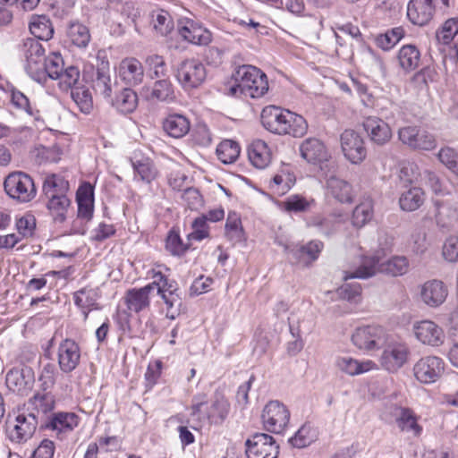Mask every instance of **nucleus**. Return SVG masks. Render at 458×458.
Here are the masks:
<instances>
[{"label": "nucleus", "instance_id": "1", "mask_svg": "<svg viewBox=\"0 0 458 458\" xmlns=\"http://www.w3.org/2000/svg\"><path fill=\"white\" fill-rule=\"evenodd\" d=\"M234 84L230 86L227 94L232 97H250L259 98L268 90L267 75L252 65H242L233 74Z\"/></svg>", "mask_w": 458, "mask_h": 458}, {"label": "nucleus", "instance_id": "2", "mask_svg": "<svg viewBox=\"0 0 458 458\" xmlns=\"http://www.w3.org/2000/svg\"><path fill=\"white\" fill-rule=\"evenodd\" d=\"M409 261L404 256H394L386 261H380L378 257H367L355 271H344V279H365L373 276L377 272L391 276H400L408 272Z\"/></svg>", "mask_w": 458, "mask_h": 458}, {"label": "nucleus", "instance_id": "3", "mask_svg": "<svg viewBox=\"0 0 458 458\" xmlns=\"http://www.w3.org/2000/svg\"><path fill=\"white\" fill-rule=\"evenodd\" d=\"M38 424V415L29 408L18 410L14 420L10 421L8 436L12 442L25 443L32 437Z\"/></svg>", "mask_w": 458, "mask_h": 458}, {"label": "nucleus", "instance_id": "4", "mask_svg": "<svg viewBox=\"0 0 458 458\" xmlns=\"http://www.w3.org/2000/svg\"><path fill=\"white\" fill-rule=\"evenodd\" d=\"M21 53L24 58V69L29 76L41 83L44 68L45 48L36 38H29L23 41Z\"/></svg>", "mask_w": 458, "mask_h": 458}, {"label": "nucleus", "instance_id": "5", "mask_svg": "<svg viewBox=\"0 0 458 458\" xmlns=\"http://www.w3.org/2000/svg\"><path fill=\"white\" fill-rule=\"evenodd\" d=\"M5 192L19 202H29L36 196L37 190L32 178L25 173L10 174L4 180Z\"/></svg>", "mask_w": 458, "mask_h": 458}, {"label": "nucleus", "instance_id": "6", "mask_svg": "<svg viewBox=\"0 0 458 458\" xmlns=\"http://www.w3.org/2000/svg\"><path fill=\"white\" fill-rule=\"evenodd\" d=\"M400 141L414 150L430 151L437 148L436 137L418 126H403L398 130Z\"/></svg>", "mask_w": 458, "mask_h": 458}, {"label": "nucleus", "instance_id": "7", "mask_svg": "<svg viewBox=\"0 0 458 458\" xmlns=\"http://www.w3.org/2000/svg\"><path fill=\"white\" fill-rule=\"evenodd\" d=\"M261 420L266 430L280 434L289 423L290 411L279 401H270L263 409Z\"/></svg>", "mask_w": 458, "mask_h": 458}, {"label": "nucleus", "instance_id": "8", "mask_svg": "<svg viewBox=\"0 0 458 458\" xmlns=\"http://www.w3.org/2000/svg\"><path fill=\"white\" fill-rule=\"evenodd\" d=\"M445 363L438 356L428 355L420 358L413 366L415 378L421 384L437 382L444 374Z\"/></svg>", "mask_w": 458, "mask_h": 458}, {"label": "nucleus", "instance_id": "9", "mask_svg": "<svg viewBox=\"0 0 458 458\" xmlns=\"http://www.w3.org/2000/svg\"><path fill=\"white\" fill-rule=\"evenodd\" d=\"M386 340V329L377 325L358 327L352 335V344L360 350L365 351L380 348Z\"/></svg>", "mask_w": 458, "mask_h": 458}, {"label": "nucleus", "instance_id": "10", "mask_svg": "<svg viewBox=\"0 0 458 458\" xmlns=\"http://www.w3.org/2000/svg\"><path fill=\"white\" fill-rule=\"evenodd\" d=\"M206 77L205 65L197 59L184 60L178 66L176 78L184 89L198 88Z\"/></svg>", "mask_w": 458, "mask_h": 458}, {"label": "nucleus", "instance_id": "11", "mask_svg": "<svg viewBox=\"0 0 458 458\" xmlns=\"http://www.w3.org/2000/svg\"><path fill=\"white\" fill-rule=\"evenodd\" d=\"M279 446L273 437L265 433H256L246 441L248 458H277Z\"/></svg>", "mask_w": 458, "mask_h": 458}, {"label": "nucleus", "instance_id": "12", "mask_svg": "<svg viewBox=\"0 0 458 458\" xmlns=\"http://www.w3.org/2000/svg\"><path fill=\"white\" fill-rule=\"evenodd\" d=\"M341 148L344 157L353 165L360 164L367 156L363 138L353 130H345L340 136Z\"/></svg>", "mask_w": 458, "mask_h": 458}, {"label": "nucleus", "instance_id": "13", "mask_svg": "<svg viewBox=\"0 0 458 458\" xmlns=\"http://www.w3.org/2000/svg\"><path fill=\"white\" fill-rule=\"evenodd\" d=\"M410 349L403 343L388 344L380 356L381 366L389 372H396L408 360Z\"/></svg>", "mask_w": 458, "mask_h": 458}, {"label": "nucleus", "instance_id": "14", "mask_svg": "<svg viewBox=\"0 0 458 458\" xmlns=\"http://www.w3.org/2000/svg\"><path fill=\"white\" fill-rule=\"evenodd\" d=\"M412 330L416 339L423 344L438 347L445 342L443 328L432 320L415 322Z\"/></svg>", "mask_w": 458, "mask_h": 458}, {"label": "nucleus", "instance_id": "15", "mask_svg": "<svg viewBox=\"0 0 458 458\" xmlns=\"http://www.w3.org/2000/svg\"><path fill=\"white\" fill-rule=\"evenodd\" d=\"M57 359L59 369L62 372L68 374L72 372L81 361V348L72 339L63 340L57 349Z\"/></svg>", "mask_w": 458, "mask_h": 458}, {"label": "nucleus", "instance_id": "16", "mask_svg": "<svg viewBox=\"0 0 458 458\" xmlns=\"http://www.w3.org/2000/svg\"><path fill=\"white\" fill-rule=\"evenodd\" d=\"M291 117H293V112L276 106H266L261 112V123L264 128L278 135L284 131L285 123L290 122Z\"/></svg>", "mask_w": 458, "mask_h": 458}, {"label": "nucleus", "instance_id": "17", "mask_svg": "<svg viewBox=\"0 0 458 458\" xmlns=\"http://www.w3.org/2000/svg\"><path fill=\"white\" fill-rule=\"evenodd\" d=\"M34 381V372L31 368L27 366L13 369L7 372L5 377L8 389L21 394H27L32 388Z\"/></svg>", "mask_w": 458, "mask_h": 458}, {"label": "nucleus", "instance_id": "18", "mask_svg": "<svg viewBox=\"0 0 458 458\" xmlns=\"http://www.w3.org/2000/svg\"><path fill=\"white\" fill-rule=\"evenodd\" d=\"M178 31L184 40L193 45L207 46L212 40L209 30L191 19L181 21Z\"/></svg>", "mask_w": 458, "mask_h": 458}, {"label": "nucleus", "instance_id": "19", "mask_svg": "<svg viewBox=\"0 0 458 458\" xmlns=\"http://www.w3.org/2000/svg\"><path fill=\"white\" fill-rule=\"evenodd\" d=\"M447 295V286L440 280H428L420 286V300L428 307H439L445 302Z\"/></svg>", "mask_w": 458, "mask_h": 458}, {"label": "nucleus", "instance_id": "20", "mask_svg": "<svg viewBox=\"0 0 458 458\" xmlns=\"http://www.w3.org/2000/svg\"><path fill=\"white\" fill-rule=\"evenodd\" d=\"M113 85L109 63L102 61L92 72L90 86L96 95H99L108 100L111 99Z\"/></svg>", "mask_w": 458, "mask_h": 458}, {"label": "nucleus", "instance_id": "21", "mask_svg": "<svg viewBox=\"0 0 458 458\" xmlns=\"http://www.w3.org/2000/svg\"><path fill=\"white\" fill-rule=\"evenodd\" d=\"M177 291L175 281H170L167 277L157 290L166 305V318L169 319H175L180 315L182 301Z\"/></svg>", "mask_w": 458, "mask_h": 458}, {"label": "nucleus", "instance_id": "22", "mask_svg": "<svg viewBox=\"0 0 458 458\" xmlns=\"http://www.w3.org/2000/svg\"><path fill=\"white\" fill-rule=\"evenodd\" d=\"M343 224V217L335 214L315 215L307 220V226L312 228L317 233L330 237L336 233Z\"/></svg>", "mask_w": 458, "mask_h": 458}, {"label": "nucleus", "instance_id": "23", "mask_svg": "<svg viewBox=\"0 0 458 458\" xmlns=\"http://www.w3.org/2000/svg\"><path fill=\"white\" fill-rule=\"evenodd\" d=\"M118 76L126 85L137 86L143 81L144 68L136 58L127 57L119 64Z\"/></svg>", "mask_w": 458, "mask_h": 458}, {"label": "nucleus", "instance_id": "24", "mask_svg": "<svg viewBox=\"0 0 458 458\" xmlns=\"http://www.w3.org/2000/svg\"><path fill=\"white\" fill-rule=\"evenodd\" d=\"M435 6L432 0H411L407 6V16L415 25H426L433 17Z\"/></svg>", "mask_w": 458, "mask_h": 458}, {"label": "nucleus", "instance_id": "25", "mask_svg": "<svg viewBox=\"0 0 458 458\" xmlns=\"http://www.w3.org/2000/svg\"><path fill=\"white\" fill-rule=\"evenodd\" d=\"M363 126L370 140L377 145H385L392 138L390 126L380 118L369 117L365 120Z\"/></svg>", "mask_w": 458, "mask_h": 458}, {"label": "nucleus", "instance_id": "26", "mask_svg": "<svg viewBox=\"0 0 458 458\" xmlns=\"http://www.w3.org/2000/svg\"><path fill=\"white\" fill-rule=\"evenodd\" d=\"M301 157L309 163H320L329 157L325 144L317 138L306 139L300 146Z\"/></svg>", "mask_w": 458, "mask_h": 458}, {"label": "nucleus", "instance_id": "27", "mask_svg": "<svg viewBox=\"0 0 458 458\" xmlns=\"http://www.w3.org/2000/svg\"><path fill=\"white\" fill-rule=\"evenodd\" d=\"M79 423L80 417L74 412H57L53 414L45 428L55 431L59 436L72 432Z\"/></svg>", "mask_w": 458, "mask_h": 458}, {"label": "nucleus", "instance_id": "28", "mask_svg": "<svg viewBox=\"0 0 458 458\" xmlns=\"http://www.w3.org/2000/svg\"><path fill=\"white\" fill-rule=\"evenodd\" d=\"M336 368L349 376H356L369 372L377 368L376 363L370 360L360 361L352 357H338L335 360Z\"/></svg>", "mask_w": 458, "mask_h": 458}, {"label": "nucleus", "instance_id": "29", "mask_svg": "<svg viewBox=\"0 0 458 458\" xmlns=\"http://www.w3.org/2000/svg\"><path fill=\"white\" fill-rule=\"evenodd\" d=\"M151 286L133 288L126 293L125 303L129 310L139 313L149 307Z\"/></svg>", "mask_w": 458, "mask_h": 458}, {"label": "nucleus", "instance_id": "30", "mask_svg": "<svg viewBox=\"0 0 458 458\" xmlns=\"http://www.w3.org/2000/svg\"><path fill=\"white\" fill-rule=\"evenodd\" d=\"M323 247L324 244L322 242L310 241L306 245H285L284 249L289 254H292L295 259L299 261L303 260L304 262H311L318 259Z\"/></svg>", "mask_w": 458, "mask_h": 458}, {"label": "nucleus", "instance_id": "31", "mask_svg": "<svg viewBox=\"0 0 458 458\" xmlns=\"http://www.w3.org/2000/svg\"><path fill=\"white\" fill-rule=\"evenodd\" d=\"M327 192L341 203H351L353 200L352 185L336 176L327 180Z\"/></svg>", "mask_w": 458, "mask_h": 458}, {"label": "nucleus", "instance_id": "32", "mask_svg": "<svg viewBox=\"0 0 458 458\" xmlns=\"http://www.w3.org/2000/svg\"><path fill=\"white\" fill-rule=\"evenodd\" d=\"M435 219L437 225L444 229H450L458 221V209L450 203L434 200Z\"/></svg>", "mask_w": 458, "mask_h": 458}, {"label": "nucleus", "instance_id": "33", "mask_svg": "<svg viewBox=\"0 0 458 458\" xmlns=\"http://www.w3.org/2000/svg\"><path fill=\"white\" fill-rule=\"evenodd\" d=\"M191 123L189 119L179 114L167 115L163 121V130L167 135L173 138H182L190 131Z\"/></svg>", "mask_w": 458, "mask_h": 458}, {"label": "nucleus", "instance_id": "34", "mask_svg": "<svg viewBox=\"0 0 458 458\" xmlns=\"http://www.w3.org/2000/svg\"><path fill=\"white\" fill-rule=\"evenodd\" d=\"M135 176H139L140 180L147 183H150L156 179L157 171L149 157H143L138 154L131 159Z\"/></svg>", "mask_w": 458, "mask_h": 458}, {"label": "nucleus", "instance_id": "35", "mask_svg": "<svg viewBox=\"0 0 458 458\" xmlns=\"http://www.w3.org/2000/svg\"><path fill=\"white\" fill-rule=\"evenodd\" d=\"M248 157L255 167L259 169L266 168L271 161V155L267 143L260 140L253 141L248 148Z\"/></svg>", "mask_w": 458, "mask_h": 458}, {"label": "nucleus", "instance_id": "36", "mask_svg": "<svg viewBox=\"0 0 458 458\" xmlns=\"http://www.w3.org/2000/svg\"><path fill=\"white\" fill-rule=\"evenodd\" d=\"M396 424L401 431L410 433L413 437H419L422 428L418 424L414 412L408 408L396 409Z\"/></svg>", "mask_w": 458, "mask_h": 458}, {"label": "nucleus", "instance_id": "37", "mask_svg": "<svg viewBox=\"0 0 458 458\" xmlns=\"http://www.w3.org/2000/svg\"><path fill=\"white\" fill-rule=\"evenodd\" d=\"M78 203V216L87 221L93 216V190L89 184L79 188L76 194Z\"/></svg>", "mask_w": 458, "mask_h": 458}, {"label": "nucleus", "instance_id": "38", "mask_svg": "<svg viewBox=\"0 0 458 458\" xmlns=\"http://www.w3.org/2000/svg\"><path fill=\"white\" fill-rule=\"evenodd\" d=\"M397 60L400 67L409 72L419 67L420 53L414 45H405L398 51Z\"/></svg>", "mask_w": 458, "mask_h": 458}, {"label": "nucleus", "instance_id": "39", "mask_svg": "<svg viewBox=\"0 0 458 458\" xmlns=\"http://www.w3.org/2000/svg\"><path fill=\"white\" fill-rule=\"evenodd\" d=\"M112 106L120 113H132L138 106V97L136 92L131 89H124L113 99H108Z\"/></svg>", "mask_w": 458, "mask_h": 458}, {"label": "nucleus", "instance_id": "40", "mask_svg": "<svg viewBox=\"0 0 458 458\" xmlns=\"http://www.w3.org/2000/svg\"><path fill=\"white\" fill-rule=\"evenodd\" d=\"M47 198L48 199L47 208L55 222H64L71 205L70 199L66 195H51Z\"/></svg>", "mask_w": 458, "mask_h": 458}, {"label": "nucleus", "instance_id": "41", "mask_svg": "<svg viewBox=\"0 0 458 458\" xmlns=\"http://www.w3.org/2000/svg\"><path fill=\"white\" fill-rule=\"evenodd\" d=\"M67 37L72 45L80 48L87 47L91 38L89 28L80 21L69 24Z\"/></svg>", "mask_w": 458, "mask_h": 458}, {"label": "nucleus", "instance_id": "42", "mask_svg": "<svg viewBox=\"0 0 458 458\" xmlns=\"http://www.w3.org/2000/svg\"><path fill=\"white\" fill-rule=\"evenodd\" d=\"M30 31L38 39L49 40L54 34L50 20L45 15L33 16L30 22Z\"/></svg>", "mask_w": 458, "mask_h": 458}, {"label": "nucleus", "instance_id": "43", "mask_svg": "<svg viewBox=\"0 0 458 458\" xmlns=\"http://www.w3.org/2000/svg\"><path fill=\"white\" fill-rule=\"evenodd\" d=\"M230 411V404L225 396L216 394L210 405L207 419L211 424H221L226 419Z\"/></svg>", "mask_w": 458, "mask_h": 458}, {"label": "nucleus", "instance_id": "44", "mask_svg": "<svg viewBox=\"0 0 458 458\" xmlns=\"http://www.w3.org/2000/svg\"><path fill=\"white\" fill-rule=\"evenodd\" d=\"M74 302L81 310L83 318L86 320L89 312L97 309V293L93 289L83 288L74 293Z\"/></svg>", "mask_w": 458, "mask_h": 458}, {"label": "nucleus", "instance_id": "45", "mask_svg": "<svg viewBox=\"0 0 458 458\" xmlns=\"http://www.w3.org/2000/svg\"><path fill=\"white\" fill-rule=\"evenodd\" d=\"M64 66V64L61 55L58 53H51L44 61L42 82H45L47 78L57 80L58 77H60Z\"/></svg>", "mask_w": 458, "mask_h": 458}, {"label": "nucleus", "instance_id": "46", "mask_svg": "<svg viewBox=\"0 0 458 458\" xmlns=\"http://www.w3.org/2000/svg\"><path fill=\"white\" fill-rule=\"evenodd\" d=\"M424 202V191L414 187L403 193L399 199L400 207L404 211L417 210Z\"/></svg>", "mask_w": 458, "mask_h": 458}, {"label": "nucleus", "instance_id": "47", "mask_svg": "<svg viewBox=\"0 0 458 458\" xmlns=\"http://www.w3.org/2000/svg\"><path fill=\"white\" fill-rule=\"evenodd\" d=\"M68 190V181L58 174H53L47 176L43 183V191L46 197L51 195H66Z\"/></svg>", "mask_w": 458, "mask_h": 458}, {"label": "nucleus", "instance_id": "48", "mask_svg": "<svg viewBox=\"0 0 458 458\" xmlns=\"http://www.w3.org/2000/svg\"><path fill=\"white\" fill-rule=\"evenodd\" d=\"M151 23L154 30L160 36H166L174 29L171 15L164 10L152 12Z\"/></svg>", "mask_w": 458, "mask_h": 458}, {"label": "nucleus", "instance_id": "49", "mask_svg": "<svg viewBox=\"0 0 458 458\" xmlns=\"http://www.w3.org/2000/svg\"><path fill=\"white\" fill-rule=\"evenodd\" d=\"M27 408H32L36 414H46L55 407L54 396L50 393H37L28 402Z\"/></svg>", "mask_w": 458, "mask_h": 458}, {"label": "nucleus", "instance_id": "50", "mask_svg": "<svg viewBox=\"0 0 458 458\" xmlns=\"http://www.w3.org/2000/svg\"><path fill=\"white\" fill-rule=\"evenodd\" d=\"M150 98L162 102H172L175 98L173 84L168 80L157 81L150 92Z\"/></svg>", "mask_w": 458, "mask_h": 458}, {"label": "nucleus", "instance_id": "51", "mask_svg": "<svg viewBox=\"0 0 458 458\" xmlns=\"http://www.w3.org/2000/svg\"><path fill=\"white\" fill-rule=\"evenodd\" d=\"M216 155L224 164H232L240 155V146L232 140H225L217 146Z\"/></svg>", "mask_w": 458, "mask_h": 458}, {"label": "nucleus", "instance_id": "52", "mask_svg": "<svg viewBox=\"0 0 458 458\" xmlns=\"http://www.w3.org/2000/svg\"><path fill=\"white\" fill-rule=\"evenodd\" d=\"M373 203L371 199H365L357 205L352 212V225L362 227L373 217Z\"/></svg>", "mask_w": 458, "mask_h": 458}, {"label": "nucleus", "instance_id": "53", "mask_svg": "<svg viewBox=\"0 0 458 458\" xmlns=\"http://www.w3.org/2000/svg\"><path fill=\"white\" fill-rule=\"evenodd\" d=\"M317 437L316 431L309 424L301 426L295 435L289 439L293 447L303 448L310 445Z\"/></svg>", "mask_w": 458, "mask_h": 458}, {"label": "nucleus", "instance_id": "54", "mask_svg": "<svg viewBox=\"0 0 458 458\" xmlns=\"http://www.w3.org/2000/svg\"><path fill=\"white\" fill-rule=\"evenodd\" d=\"M289 120L291 121L285 123L286 128L284 131H282L281 135H291L295 138H301L306 134L308 123L301 115L293 113V117Z\"/></svg>", "mask_w": 458, "mask_h": 458}, {"label": "nucleus", "instance_id": "55", "mask_svg": "<svg viewBox=\"0 0 458 458\" xmlns=\"http://www.w3.org/2000/svg\"><path fill=\"white\" fill-rule=\"evenodd\" d=\"M458 34V18H450L437 31V39L443 45H448Z\"/></svg>", "mask_w": 458, "mask_h": 458}, {"label": "nucleus", "instance_id": "56", "mask_svg": "<svg viewBox=\"0 0 458 458\" xmlns=\"http://www.w3.org/2000/svg\"><path fill=\"white\" fill-rule=\"evenodd\" d=\"M403 37V30L400 27L387 30L384 34L377 35L376 44L383 50L391 49Z\"/></svg>", "mask_w": 458, "mask_h": 458}, {"label": "nucleus", "instance_id": "57", "mask_svg": "<svg viewBox=\"0 0 458 458\" xmlns=\"http://www.w3.org/2000/svg\"><path fill=\"white\" fill-rule=\"evenodd\" d=\"M72 98L80 110L84 114H89L92 107V97L89 89L83 88H76L72 90Z\"/></svg>", "mask_w": 458, "mask_h": 458}, {"label": "nucleus", "instance_id": "58", "mask_svg": "<svg viewBox=\"0 0 458 458\" xmlns=\"http://www.w3.org/2000/svg\"><path fill=\"white\" fill-rule=\"evenodd\" d=\"M225 233L228 239L232 242H238L242 239L243 231L241 225V219L235 214H229L225 224Z\"/></svg>", "mask_w": 458, "mask_h": 458}, {"label": "nucleus", "instance_id": "59", "mask_svg": "<svg viewBox=\"0 0 458 458\" xmlns=\"http://www.w3.org/2000/svg\"><path fill=\"white\" fill-rule=\"evenodd\" d=\"M438 160L458 176V153L452 148H442L437 154Z\"/></svg>", "mask_w": 458, "mask_h": 458}, {"label": "nucleus", "instance_id": "60", "mask_svg": "<svg viewBox=\"0 0 458 458\" xmlns=\"http://www.w3.org/2000/svg\"><path fill=\"white\" fill-rule=\"evenodd\" d=\"M80 72L75 66L64 68L58 77L59 86L62 89H68L73 87L79 81Z\"/></svg>", "mask_w": 458, "mask_h": 458}, {"label": "nucleus", "instance_id": "61", "mask_svg": "<svg viewBox=\"0 0 458 458\" xmlns=\"http://www.w3.org/2000/svg\"><path fill=\"white\" fill-rule=\"evenodd\" d=\"M184 204L192 210L199 209L203 205V199L199 191L193 187H186L182 194Z\"/></svg>", "mask_w": 458, "mask_h": 458}, {"label": "nucleus", "instance_id": "62", "mask_svg": "<svg viewBox=\"0 0 458 458\" xmlns=\"http://www.w3.org/2000/svg\"><path fill=\"white\" fill-rule=\"evenodd\" d=\"M410 245L413 252L417 254L424 253L428 249L427 233L422 228H416L411 235Z\"/></svg>", "mask_w": 458, "mask_h": 458}, {"label": "nucleus", "instance_id": "63", "mask_svg": "<svg viewBox=\"0 0 458 458\" xmlns=\"http://www.w3.org/2000/svg\"><path fill=\"white\" fill-rule=\"evenodd\" d=\"M293 184L290 174H276L270 182V189L278 195H284Z\"/></svg>", "mask_w": 458, "mask_h": 458}, {"label": "nucleus", "instance_id": "64", "mask_svg": "<svg viewBox=\"0 0 458 458\" xmlns=\"http://www.w3.org/2000/svg\"><path fill=\"white\" fill-rule=\"evenodd\" d=\"M442 255L444 259L448 262L458 261V237L450 236L448 237L443 245Z\"/></svg>", "mask_w": 458, "mask_h": 458}]
</instances>
